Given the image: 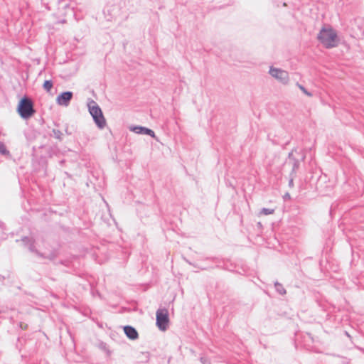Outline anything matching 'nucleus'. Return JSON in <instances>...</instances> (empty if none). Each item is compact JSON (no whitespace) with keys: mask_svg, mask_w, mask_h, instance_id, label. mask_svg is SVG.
I'll list each match as a JSON object with an SVG mask.
<instances>
[{"mask_svg":"<svg viewBox=\"0 0 364 364\" xmlns=\"http://www.w3.org/2000/svg\"><path fill=\"white\" fill-rule=\"evenodd\" d=\"M317 39L327 49L335 48L339 43L338 34L331 27H323L317 36Z\"/></svg>","mask_w":364,"mask_h":364,"instance_id":"f257e3e1","label":"nucleus"},{"mask_svg":"<svg viewBox=\"0 0 364 364\" xmlns=\"http://www.w3.org/2000/svg\"><path fill=\"white\" fill-rule=\"evenodd\" d=\"M87 108L97 127L100 129H103L107 125V121L101 107L95 100L89 98L87 101Z\"/></svg>","mask_w":364,"mask_h":364,"instance_id":"f03ea898","label":"nucleus"},{"mask_svg":"<svg viewBox=\"0 0 364 364\" xmlns=\"http://www.w3.org/2000/svg\"><path fill=\"white\" fill-rule=\"evenodd\" d=\"M17 112L23 119H28L36 113L32 100L26 95L21 98L17 106Z\"/></svg>","mask_w":364,"mask_h":364,"instance_id":"7ed1b4c3","label":"nucleus"},{"mask_svg":"<svg viewBox=\"0 0 364 364\" xmlns=\"http://www.w3.org/2000/svg\"><path fill=\"white\" fill-rule=\"evenodd\" d=\"M204 261H210L215 264L214 268L221 269L227 271H233V264L230 262V260L228 258L219 257H205ZM203 267H210L213 265H201Z\"/></svg>","mask_w":364,"mask_h":364,"instance_id":"20e7f679","label":"nucleus"},{"mask_svg":"<svg viewBox=\"0 0 364 364\" xmlns=\"http://www.w3.org/2000/svg\"><path fill=\"white\" fill-rule=\"evenodd\" d=\"M170 322L168 311L166 308H159L156 312V325L161 331H165Z\"/></svg>","mask_w":364,"mask_h":364,"instance_id":"39448f33","label":"nucleus"},{"mask_svg":"<svg viewBox=\"0 0 364 364\" xmlns=\"http://www.w3.org/2000/svg\"><path fill=\"white\" fill-rule=\"evenodd\" d=\"M269 73L273 77L277 79L283 84H287L289 82V73L285 70L274 67H270Z\"/></svg>","mask_w":364,"mask_h":364,"instance_id":"423d86ee","label":"nucleus"},{"mask_svg":"<svg viewBox=\"0 0 364 364\" xmlns=\"http://www.w3.org/2000/svg\"><path fill=\"white\" fill-rule=\"evenodd\" d=\"M73 97V92L71 91H64L60 92L57 98H56V102L58 105L68 107L70 101L72 100Z\"/></svg>","mask_w":364,"mask_h":364,"instance_id":"0eeeda50","label":"nucleus"},{"mask_svg":"<svg viewBox=\"0 0 364 364\" xmlns=\"http://www.w3.org/2000/svg\"><path fill=\"white\" fill-rule=\"evenodd\" d=\"M21 241L23 242V245L28 247L31 252L36 254L39 257H45V254L39 252L36 249L35 246V240L33 238L25 236L21 238Z\"/></svg>","mask_w":364,"mask_h":364,"instance_id":"6e6552de","label":"nucleus"},{"mask_svg":"<svg viewBox=\"0 0 364 364\" xmlns=\"http://www.w3.org/2000/svg\"><path fill=\"white\" fill-rule=\"evenodd\" d=\"M129 129H130V131H132L136 134H138L150 136L151 137H152L154 139L156 138L155 132L152 129H151L148 127H143V126H140V125H134V126H132L129 128Z\"/></svg>","mask_w":364,"mask_h":364,"instance_id":"1a4fd4ad","label":"nucleus"},{"mask_svg":"<svg viewBox=\"0 0 364 364\" xmlns=\"http://www.w3.org/2000/svg\"><path fill=\"white\" fill-rule=\"evenodd\" d=\"M124 333L126 335V336L132 340L135 341L139 338V333L136 329L129 325H127L123 326Z\"/></svg>","mask_w":364,"mask_h":364,"instance_id":"9d476101","label":"nucleus"},{"mask_svg":"<svg viewBox=\"0 0 364 364\" xmlns=\"http://www.w3.org/2000/svg\"><path fill=\"white\" fill-rule=\"evenodd\" d=\"M0 155L4 156L6 159H12V155L9 150L7 149L6 144L1 141H0Z\"/></svg>","mask_w":364,"mask_h":364,"instance_id":"9b49d317","label":"nucleus"},{"mask_svg":"<svg viewBox=\"0 0 364 364\" xmlns=\"http://www.w3.org/2000/svg\"><path fill=\"white\" fill-rule=\"evenodd\" d=\"M77 259V256H71L67 259H60L58 262V263L66 267L68 269H71L73 267V261Z\"/></svg>","mask_w":364,"mask_h":364,"instance_id":"f8f14e48","label":"nucleus"},{"mask_svg":"<svg viewBox=\"0 0 364 364\" xmlns=\"http://www.w3.org/2000/svg\"><path fill=\"white\" fill-rule=\"evenodd\" d=\"M274 288L276 291L280 295H284L287 293L284 286L279 282H274Z\"/></svg>","mask_w":364,"mask_h":364,"instance_id":"ddd939ff","label":"nucleus"},{"mask_svg":"<svg viewBox=\"0 0 364 364\" xmlns=\"http://www.w3.org/2000/svg\"><path fill=\"white\" fill-rule=\"evenodd\" d=\"M299 160L296 159L295 157H293L292 168H291L290 174L296 176V170L299 168Z\"/></svg>","mask_w":364,"mask_h":364,"instance_id":"4468645a","label":"nucleus"},{"mask_svg":"<svg viewBox=\"0 0 364 364\" xmlns=\"http://www.w3.org/2000/svg\"><path fill=\"white\" fill-rule=\"evenodd\" d=\"M52 133L53 134H51L50 136H53L55 139H58L60 141H61L63 140V134L62 133L61 131H60L58 129H53L52 130Z\"/></svg>","mask_w":364,"mask_h":364,"instance_id":"2eb2a0df","label":"nucleus"},{"mask_svg":"<svg viewBox=\"0 0 364 364\" xmlns=\"http://www.w3.org/2000/svg\"><path fill=\"white\" fill-rule=\"evenodd\" d=\"M53 83L51 80H45L43 82V89L45 90H46L47 92H50L51 90V89L53 88Z\"/></svg>","mask_w":364,"mask_h":364,"instance_id":"dca6fc26","label":"nucleus"},{"mask_svg":"<svg viewBox=\"0 0 364 364\" xmlns=\"http://www.w3.org/2000/svg\"><path fill=\"white\" fill-rule=\"evenodd\" d=\"M5 230V224L3 222L0 221V238L1 240L6 239V233L4 232Z\"/></svg>","mask_w":364,"mask_h":364,"instance_id":"f3484780","label":"nucleus"},{"mask_svg":"<svg viewBox=\"0 0 364 364\" xmlns=\"http://www.w3.org/2000/svg\"><path fill=\"white\" fill-rule=\"evenodd\" d=\"M58 256V253L56 250L51 251L48 255H45V257H42L43 259H48L50 261H53Z\"/></svg>","mask_w":364,"mask_h":364,"instance_id":"a211bd4d","label":"nucleus"},{"mask_svg":"<svg viewBox=\"0 0 364 364\" xmlns=\"http://www.w3.org/2000/svg\"><path fill=\"white\" fill-rule=\"evenodd\" d=\"M274 212V209L263 208L261 209L259 214L268 215L272 214Z\"/></svg>","mask_w":364,"mask_h":364,"instance_id":"6ab92c4d","label":"nucleus"},{"mask_svg":"<svg viewBox=\"0 0 364 364\" xmlns=\"http://www.w3.org/2000/svg\"><path fill=\"white\" fill-rule=\"evenodd\" d=\"M296 85L299 87V88L303 92V93H304L306 95L309 97L312 96V93L309 92L303 85H300L299 83H296Z\"/></svg>","mask_w":364,"mask_h":364,"instance_id":"aec40b11","label":"nucleus"},{"mask_svg":"<svg viewBox=\"0 0 364 364\" xmlns=\"http://www.w3.org/2000/svg\"><path fill=\"white\" fill-rule=\"evenodd\" d=\"M191 266H193L194 268L199 269L200 270H210L214 269V267H203L201 265H199L198 264L196 263H193Z\"/></svg>","mask_w":364,"mask_h":364,"instance_id":"412c9836","label":"nucleus"},{"mask_svg":"<svg viewBox=\"0 0 364 364\" xmlns=\"http://www.w3.org/2000/svg\"><path fill=\"white\" fill-rule=\"evenodd\" d=\"M289 177L290 178L289 180L288 186H289V187L292 188V187H294V178L295 176L289 174Z\"/></svg>","mask_w":364,"mask_h":364,"instance_id":"4be33fe9","label":"nucleus"},{"mask_svg":"<svg viewBox=\"0 0 364 364\" xmlns=\"http://www.w3.org/2000/svg\"><path fill=\"white\" fill-rule=\"evenodd\" d=\"M200 360L203 364H210L206 357H200Z\"/></svg>","mask_w":364,"mask_h":364,"instance_id":"5701e85b","label":"nucleus"},{"mask_svg":"<svg viewBox=\"0 0 364 364\" xmlns=\"http://www.w3.org/2000/svg\"><path fill=\"white\" fill-rule=\"evenodd\" d=\"M293 157H294V154H293V151L289 152V154H288L289 160V161H293Z\"/></svg>","mask_w":364,"mask_h":364,"instance_id":"b1692460","label":"nucleus"},{"mask_svg":"<svg viewBox=\"0 0 364 364\" xmlns=\"http://www.w3.org/2000/svg\"><path fill=\"white\" fill-rule=\"evenodd\" d=\"M6 277L1 274H0V283L4 284Z\"/></svg>","mask_w":364,"mask_h":364,"instance_id":"393cba45","label":"nucleus"},{"mask_svg":"<svg viewBox=\"0 0 364 364\" xmlns=\"http://www.w3.org/2000/svg\"><path fill=\"white\" fill-rule=\"evenodd\" d=\"M107 347V344L105 343H100V348L103 350H105Z\"/></svg>","mask_w":364,"mask_h":364,"instance_id":"a878e982","label":"nucleus"},{"mask_svg":"<svg viewBox=\"0 0 364 364\" xmlns=\"http://www.w3.org/2000/svg\"><path fill=\"white\" fill-rule=\"evenodd\" d=\"M284 198H290V194L289 193H285V195L284 196Z\"/></svg>","mask_w":364,"mask_h":364,"instance_id":"bb28decb","label":"nucleus"},{"mask_svg":"<svg viewBox=\"0 0 364 364\" xmlns=\"http://www.w3.org/2000/svg\"><path fill=\"white\" fill-rule=\"evenodd\" d=\"M185 261H186L188 264H189L190 265H192V264H193V262H191V261H189V260H188V259H185Z\"/></svg>","mask_w":364,"mask_h":364,"instance_id":"cd10ccee","label":"nucleus"},{"mask_svg":"<svg viewBox=\"0 0 364 364\" xmlns=\"http://www.w3.org/2000/svg\"><path fill=\"white\" fill-rule=\"evenodd\" d=\"M65 162V161L64 159L60 160V161H59V163H60V165H63Z\"/></svg>","mask_w":364,"mask_h":364,"instance_id":"c85d7f7f","label":"nucleus"},{"mask_svg":"<svg viewBox=\"0 0 364 364\" xmlns=\"http://www.w3.org/2000/svg\"><path fill=\"white\" fill-rule=\"evenodd\" d=\"M144 355H145L146 358H148V355H149V353L148 352H146L144 353H143Z\"/></svg>","mask_w":364,"mask_h":364,"instance_id":"c756f323","label":"nucleus"},{"mask_svg":"<svg viewBox=\"0 0 364 364\" xmlns=\"http://www.w3.org/2000/svg\"><path fill=\"white\" fill-rule=\"evenodd\" d=\"M65 132H66L67 134H71L70 132H68V129H65Z\"/></svg>","mask_w":364,"mask_h":364,"instance_id":"7c9ffc66","label":"nucleus"},{"mask_svg":"<svg viewBox=\"0 0 364 364\" xmlns=\"http://www.w3.org/2000/svg\"><path fill=\"white\" fill-rule=\"evenodd\" d=\"M49 153V156H52V154L50 151L48 152Z\"/></svg>","mask_w":364,"mask_h":364,"instance_id":"2f4dec72","label":"nucleus"},{"mask_svg":"<svg viewBox=\"0 0 364 364\" xmlns=\"http://www.w3.org/2000/svg\"><path fill=\"white\" fill-rule=\"evenodd\" d=\"M260 225H262L261 223H258V226H260Z\"/></svg>","mask_w":364,"mask_h":364,"instance_id":"473e14b6","label":"nucleus"}]
</instances>
